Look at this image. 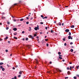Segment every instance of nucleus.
<instances>
[{"mask_svg": "<svg viewBox=\"0 0 79 79\" xmlns=\"http://www.w3.org/2000/svg\"><path fill=\"white\" fill-rule=\"evenodd\" d=\"M13 30H14V31H16V30H17V28H13Z\"/></svg>", "mask_w": 79, "mask_h": 79, "instance_id": "nucleus-8", "label": "nucleus"}, {"mask_svg": "<svg viewBox=\"0 0 79 79\" xmlns=\"http://www.w3.org/2000/svg\"><path fill=\"white\" fill-rule=\"evenodd\" d=\"M76 76L78 77H79V75H77Z\"/></svg>", "mask_w": 79, "mask_h": 79, "instance_id": "nucleus-49", "label": "nucleus"}, {"mask_svg": "<svg viewBox=\"0 0 79 79\" xmlns=\"http://www.w3.org/2000/svg\"><path fill=\"white\" fill-rule=\"evenodd\" d=\"M47 16H46V17H45L43 18V19H47Z\"/></svg>", "mask_w": 79, "mask_h": 79, "instance_id": "nucleus-19", "label": "nucleus"}, {"mask_svg": "<svg viewBox=\"0 0 79 79\" xmlns=\"http://www.w3.org/2000/svg\"><path fill=\"white\" fill-rule=\"evenodd\" d=\"M14 39H15V40H17V38L16 37H14Z\"/></svg>", "mask_w": 79, "mask_h": 79, "instance_id": "nucleus-20", "label": "nucleus"}, {"mask_svg": "<svg viewBox=\"0 0 79 79\" xmlns=\"http://www.w3.org/2000/svg\"><path fill=\"white\" fill-rule=\"evenodd\" d=\"M57 35V33H55V35Z\"/></svg>", "mask_w": 79, "mask_h": 79, "instance_id": "nucleus-58", "label": "nucleus"}, {"mask_svg": "<svg viewBox=\"0 0 79 79\" xmlns=\"http://www.w3.org/2000/svg\"><path fill=\"white\" fill-rule=\"evenodd\" d=\"M40 24H44V23L43 22H41L40 23Z\"/></svg>", "mask_w": 79, "mask_h": 79, "instance_id": "nucleus-40", "label": "nucleus"}, {"mask_svg": "<svg viewBox=\"0 0 79 79\" xmlns=\"http://www.w3.org/2000/svg\"><path fill=\"white\" fill-rule=\"evenodd\" d=\"M49 63H50V64H52V62L51 61Z\"/></svg>", "mask_w": 79, "mask_h": 79, "instance_id": "nucleus-54", "label": "nucleus"}, {"mask_svg": "<svg viewBox=\"0 0 79 79\" xmlns=\"http://www.w3.org/2000/svg\"><path fill=\"white\" fill-rule=\"evenodd\" d=\"M28 40L29 39L28 38H27L26 39V41H28Z\"/></svg>", "mask_w": 79, "mask_h": 79, "instance_id": "nucleus-25", "label": "nucleus"}, {"mask_svg": "<svg viewBox=\"0 0 79 79\" xmlns=\"http://www.w3.org/2000/svg\"><path fill=\"white\" fill-rule=\"evenodd\" d=\"M47 28H48L47 27H45V29H46V30H47Z\"/></svg>", "mask_w": 79, "mask_h": 79, "instance_id": "nucleus-51", "label": "nucleus"}, {"mask_svg": "<svg viewBox=\"0 0 79 79\" xmlns=\"http://www.w3.org/2000/svg\"><path fill=\"white\" fill-rule=\"evenodd\" d=\"M17 35V33H14V35Z\"/></svg>", "mask_w": 79, "mask_h": 79, "instance_id": "nucleus-37", "label": "nucleus"}, {"mask_svg": "<svg viewBox=\"0 0 79 79\" xmlns=\"http://www.w3.org/2000/svg\"><path fill=\"white\" fill-rule=\"evenodd\" d=\"M56 70H57V71H58L60 72H61V70H60V69H56Z\"/></svg>", "mask_w": 79, "mask_h": 79, "instance_id": "nucleus-11", "label": "nucleus"}, {"mask_svg": "<svg viewBox=\"0 0 79 79\" xmlns=\"http://www.w3.org/2000/svg\"><path fill=\"white\" fill-rule=\"evenodd\" d=\"M7 24L8 25H9L10 24V23L9 22H7Z\"/></svg>", "mask_w": 79, "mask_h": 79, "instance_id": "nucleus-36", "label": "nucleus"}, {"mask_svg": "<svg viewBox=\"0 0 79 79\" xmlns=\"http://www.w3.org/2000/svg\"><path fill=\"white\" fill-rule=\"evenodd\" d=\"M73 42H71L70 43V44H73Z\"/></svg>", "mask_w": 79, "mask_h": 79, "instance_id": "nucleus-47", "label": "nucleus"}, {"mask_svg": "<svg viewBox=\"0 0 79 79\" xmlns=\"http://www.w3.org/2000/svg\"><path fill=\"white\" fill-rule=\"evenodd\" d=\"M0 69H2V70L4 71L5 70V69L3 68V66H0Z\"/></svg>", "mask_w": 79, "mask_h": 79, "instance_id": "nucleus-2", "label": "nucleus"}, {"mask_svg": "<svg viewBox=\"0 0 79 79\" xmlns=\"http://www.w3.org/2000/svg\"><path fill=\"white\" fill-rule=\"evenodd\" d=\"M78 67H79V65L78 66H77V69H78Z\"/></svg>", "mask_w": 79, "mask_h": 79, "instance_id": "nucleus-29", "label": "nucleus"}, {"mask_svg": "<svg viewBox=\"0 0 79 79\" xmlns=\"http://www.w3.org/2000/svg\"><path fill=\"white\" fill-rule=\"evenodd\" d=\"M26 19H27V20H28L29 19V17H27V18H26Z\"/></svg>", "mask_w": 79, "mask_h": 79, "instance_id": "nucleus-41", "label": "nucleus"}, {"mask_svg": "<svg viewBox=\"0 0 79 79\" xmlns=\"http://www.w3.org/2000/svg\"><path fill=\"white\" fill-rule=\"evenodd\" d=\"M8 39V37L7 36L6 37V38L4 39L5 40H7Z\"/></svg>", "mask_w": 79, "mask_h": 79, "instance_id": "nucleus-14", "label": "nucleus"}, {"mask_svg": "<svg viewBox=\"0 0 79 79\" xmlns=\"http://www.w3.org/2000/svg\"><path fill=\"white\" fill-rule=\"evenodd\" d=\"M17 67H18V66L16 65V66H15V68H17Z\"/></svg>", "mask_w": 79, "mask_h": 79, "instance_id": "nucleus-59", "label": "nucleus"}, {"mask_svg": "<svg viewBox=\"0 0 79 79\" xmlns=\"http://www.w3.org/2000/svg\"><path fill=\"white\" fill-rule=\"evenodd\" d=\"M31 19V20L33 19V18L32 17H31V19Z\"/></svg>", "mask_w": 79, "mask_h": 79, "instance_id": "nucleus-55", "label": "nucleus"}, {"mask_svg": "<svg viewBox=\"0 0 79 79\" xmlns=\"http://www.w3.org/2000/svg\"><path fill=\"white\" fill-rule=\"evenodd\" d=\"M26 23L27 24H29V22H27Z\"/></svg>", "mask_w": 79, "mask_h": 79, "instance_id": "nucleus-39", "label": "nucleus"}, {"mask_svg": "<svg viewBox=\"0 0 79 79\" xmlns=\"http://www.w3.org/2000/svg\"><path fill=\"white\" fill-rule=\"evenodd\" d=\"M8 43H9V44H10V41H8Z\"/></svg>", "mask_w": 79, "mask_h": 79, "instance_id": "nucleus-52", "label": "nucleus"}, {"mask_svg": "<svg viewBox=\"0 0 79 79\" xmlns=\"http://www.w3.org/2000/svg\"><path fill=\"white\" fill-rule=\"evenodd\" d=\"M68 38H69L68 39V40L70 39V38H71V35H69V36H68Z\"/></svg>", "mask_w": 79, "mask_h": 79, "instance_id": "nucleus-9", "label": "nucleus"}, {"mask_svg": "<svg viewBox=\"0 0 79 79\" xmlns=\"http://www.w3.org/2000/svg\"><path fill=\"white\" fill-rule=\"evenodd\" d=\"M51 33H52L53 32V31L52 30L51 31Z\"/></svg>", "mask_w": 79, "mask_h": 79, "instance_id": "nucleus-23", "label": "nucleus"}, {"mask_svg": "<svg viewBox=\"0 0 79 79\" xmlns=\"http://www.w3.org/2000/svg\"><path fill=\"white\" fill-rule=\"evenodd\" d=\"M47 37V36H44V38H46Z\"/></svg>", "mask_w": 79, "mask_h": 79, "instance_id": "nucleus-61", "label": "nucleus"}, {"mask_svg": "<svg viewBox=\"0 0 79 79\" xmlns=\"http://www.w3.org/2000/svg\"><path fill=\"white\" fill-rule=\"evenodd\" d=\"M23 72V71H20V72H19V73L21 75L22 74V73Z\"/></svg>", "mask_w": 79, "mask_h": 79, "instance_id": "nucleus-12", "label": "nucleus"}, {"mask_svg": "<svg viewBox=\"0 0 79 79\" xmlns=\"http://www.w3.org/2000/svg\"><path fill=\"white\" fill-rule=\"evenodd\" d=\"M67 70L69 69V67H68L67 68Z\"/></svg>", "mask_w": 79, "mask_h": 79, "instance_id": "nucleus-38", "label": "nucleus"}, {"mask_svg": "<svg viewBox=\"0 0 79 79\" xmlns=\"http://www.w3.org/2000/svg\"><path fill=\"white\" fill-rule=\"evenodd\" d=\"M14 78L15 79H16L17 77L16 76H15V77H14Z\"/></svg>", "mask_w": 79, "mask_h": 79, "instance_id": "nucleus-43", "label": "nucleus"}, {"mask_svg": "<svg viewBox=\"0 0 79 79\" xmlns=\"http://www.w3.org/2000/svg\"><path fill=\"white\" fill-rule=\"evenodd\" d=\"M59 59H60V60H61L62 59V57H59Z\"/></svg>", "mask_w": 79, "mask_h": 79, "instance_id": "nucleus-21", "label": "nucleus"}, {"mask_svg": "<svg viewBox=\"0 0 79 79\" xmlns=\"http://www.w3.org/2000/svg\"><path fill=\"white\" fill-rule=\"evenodd\" d=\"M35 30V31H37L38 30H39V26L38 25H37V27H35L34 28Z\"/></svg>", "mask_w": 79, "mask_h": 79, "instance_id": "nucleus-1", "label": "nucleus"}, {"mask_svg": "<svg viewBox=\"0 0 79 79\" xmlns=\"http://www.w3.org/2000/svg\"><path fill=\"white\" fill-rule=\"evenodd\" d=\"M21 77V75H19L18 76L19 77Z\"/></svg>", "mask_w": 79, "mask_h": 79, "instance_id": "nucleus-48", "label": "nucleus"}, {"mask_svg": "<svg viewBox=\"0 0 79 79\" xmlns=\"http://www.w3.org/2000/svg\"><path fill=\"white\" fill-rule=\"evenodd\" d=\"M64 25V23H62V26H63Z\"/></svg>", "mask_w": 79, "mask_h": 79, "instance_id": "nucleus-57", "label": "nucleus"}, {"mask_svg": "<svg viewBox=\"0 0 79 79\" xmlns=\"http://www.w3.org/2000/svg\"><path fill=\"white\" fill-rule=\"evenodd\" d=\"M3 64V63L2 62L0 63V65H2Z\"/></svg>", "mask_w": 79, "mask_h": 79, "instance_id": "nucleus-16", "label": "nucleus"}, {"mask_svg": "<svg viewBox=\"0 0 79 79\" xmlns=\"http://www.w3.org/2000/svg\"><path fill=\"white\" fill-rule=\"evenodd\" d=\"M23 20H24L23 19H20V21H23Z\"/></svg>", "mask_w": 79, "mask_h": 79, "instance_id": "nucleus-17", "label": "nucleus"}, {"mask_svg": "<svg viewBox=\"0 0 79 79\" xmlns=\"http://www.w3.org/2000/svg\"><path fill=\"white\" fill-rule=\"evenodd\" d=\"M6 18L5 17H4L3 15H2V16L1 18L2 19H5Z\"/></svg>", "mask_w": 79, "mask_h": 79, "instance_id": "nucleus-5", "label": "nucleus"}, {"mask_svg": "<svg viewBox=\"0 0 79 79\" xmlns=\"http://www.w3.org/2000/svg\"><path fill=\"white\" fill-rule=\"evenodd\" d=\"M75 27V26H74V25H72L71 26V28H74Z\"/></svg>", "mask_w": 79, "mask_h": 79, "instance_id": "nucleus-13", "label": "nucleus"}, {"mask_svg": "<svg viewBox=\"0 0 79 79\" xmlns=\"http://www.w3.org/2000/svg\"><path fill=\"white\" fill-rule=\"evenodd\" d=\"M69 31V29H66L65 31L66 32H68Z\"/></svg>", "mask_w": 79, "mask_h": 79, "instance_id": "nucleus-4", "label": "nucleus"}, {"mask_svg": "<svg viewBox=\"0 0 79 79\" xmlns=\"http://www.w3.org/2000/svg\"><path fill=\"white\" fill-rule=\"evenodd\" d=\"M65 79H68V77H65Z\"/></svg>", "mask_w": 79, "mask_h": 79, "instance_id": "nucleus-45", "label": "nucleus"}, {"mask_svg": "<svg viewBox=\"0 0 79 79\" xmlns=\"http://www.w3.org/2000/svg\"><path fill=\"white\" fill-rule=\"evenodd\" d=\"M74 66H72V69H74Z\"/></svg>", "mask_w": 79, "mask_h": 79, "instance_id": "nucleus-62", "label": "nucleus"}, {"mask_svg": "<svg viewBox=\"0 0 79 79\" xmlns=\"http://www.w3.org/2000/svg\"><path fill=\"white\" fill-rule=\"evenodd\" d=\"M6 30H8L9 29V27H6Z\"/></svg>", "mask_w": 79, "mask_h": 79, "instance_id": "nucleus-30", "label": "nucleus"}, {"mask_svg": "<svg viewBox=\"0 0 79 79\" xmlns=\"http://www.w3.org/2000/svg\"><path fill=\"white\" fill-rule=\"evenodd\" d=\"M37 36V35L36 34H34V37H35Z\"/></svg>", "mask_w": 79, "mask_h": 79, "instance_id": "nucleus-24", "label": "nucleus"}, {"mask_svg": "<svg viewBox=\"0 0 79 79\" xmlns=\"http://www.w3.org/2000/svg\"><path fill=\"white\" fill-rule=\"evenodd\" d=\"M58 54H59V55H60V54H61V52H58Z\"/></svg>", "mask_w": 79, "mask_h": 79, "instance_id": "nucleus-22", "label": "nucleus"}, {"mask_svg": "<svg viewBox=\"0 0 79 79\" xmlns=\"http://www.w3.org/2000/svg\"><path fill=\"white\" fill-rule=\"evenodd\" d=\"M6 52H8V50H6Z\"/></svg>", "mask_w": 79, "mask_h": 79, "instance_id": "nucleus-50", "label": "nucleus"}, {"mask_svg": "<svg viewBox=\"0 0 79 79\" xmlns=\"http://www.w3.org/2000/svg\"><path fill=\"white\" fill-rule=\"evenodd\" d=\"M71 52H73V49H71Z\"/></svg>", "mask_w": 79, "mask_h": 79, "instance_id": "nucleus-18", "label": "nucleus"}, {"mask_svg": "<svg viewBox=\"0 0 79 79\" xmlns=\"http://www.w3.org/2000/svg\"><path fill=\"white\" fill-rule=\"evenodd\" d=\"M0 25H2V23H0Z\"/></svg>", "mask_w": 79, "mask_h": 79, "instance_id": "nucleus-60", "label": "nucleus"}, {"mask_svg": "<svg viewBox=\"0 0 79 79\" xmlns=\"http://www.w3.org/2000/svg\"><path fill=\"white\" fill-rule=\"evenodd\" d=\"M46 46H47V47H48V44H46Z\"/></svg>", "mask_w": 79, "mask_h": 79, "instance_id": "nucleus-44", "label": "nucleus"}, {"mask_svg": "<svg viewBox=\"0 0 79 79\" xmlns=\"http://www.w3.org/2000/svg\"><path fill=\"white\" fill-rule=\"evenodd\" d=\"M13 21L16 22V19H15L13 20Z\"/></svg>", "mask_w": 79, "mask_h": 79, "instance_id": "nucleus-31", "label": "nucleus"}, {"mask_svg": "<svg viewBox=\"0 0 79 79\" xmlns=\"http://www.w3.org/2000/svg\"><path fill=\"white\" fill-rule=\"evenodd\" d=\"M12 69H15V68L14 67H13V68H12Z\"/></svg>", "mask_w": 79, "mask_h": 79, "instance_id": "nucleus-53", "label": "nucleus"}, {"mask_svg": "<svg viewBox=\"0 0 79 79\" xmlns=\"http://www.w3.org/2000/svg\"><path fill=\"white\" fill-rule=\"evenodd\" d=\"M29 37L31 38L32 39H34V38L33 37H32V36L31 35H29Z\"/></svg>", "mask_w": 79, "mask_h": 79, "instance_id": "nucleus-6", "label": "nucleus"}, {"mask_svg": "<svg viewBox=\"0 0 79 79\" xmlns=\"http://www.w3.org/2000/svg\"><path fill=\"white\" fill-rule=\"evenodd\" d=\"M16 5H17V3H15L14 4V6H16Z\"/></svg>", "mask_w": 79, "mask_h": 79, "instance_id": "nucleus-46", "label": "nucleus"}, {"mask_svg": "<svg viewBox=\"0 0 79 79\" xmlns=\"http://www.w3.org/2000/svg\"><path fill=\"white\" fill-rule=\"evenodd\" d=\"M71 35V32H69V35Z\"/></svg>", "mask_w": 79, "mask_h": 79, "instance_id": "nucleus-26", "label": "nucleus"}, {"mask_svg": "<svg viewBox=\"0 0 79 79\" xmlns=\"http://www.w3.org/2000/svg\"><path fill=\"white\" fill-rule=\"evenodd\" d=\"M58 24L59 25V26H61V23H60L59 22V23H58Z\"/></svg>", "mask_w": 79, "mask_h": 79, "instance_id": "nucleus-15", "label": "nucleus"}, {"mask_svg": "<svg viewBox=\"0 0 79 79\" xmlns=\"http://www.w3.org/2000/svg\"><path fill=\"white\" fill-rule=\"evenodd\" d=\"M59 56L61 57V56H62V55H60V56Z\"/></svg>", "mask_w": 79, "mask_h": 79, "instance_id": "nucleus-63", "label": "nucleus"}, {"mask_svg": "<svg viewBox=\"0 0 79 79\" xmlns=\"http://www.w3.org/2000/svg\"><path fill=\"white\" fill-rule=\"evenodd\" d=\"M29 29H30L29 30V31H31V27H29Z\"/></svg>", "mask_w": 79, "mask_h": 79, "instance_id": "nucleus-32", "label": "nucleus"}, {"mask_svg": "<svg viewBox=\"0 0 79 79\" xmlns=\"http://www.w3.org/2000/svg\"><path fill=\"white\" fill-rule=\"evenodd\" d=\"M25 33L24 31H22V33L24 34Z\"/></svg>", "mask_w": 79, "mask_h": 79, "instance_id": "nucleus-35", "label": "nucleus"}, {"mask_svg": "<svg viewBox=\"0 0 79 79\" xmlns=\"http://www.w3.org/2000/svg\"><path fill=\"white\" fill-rule=\"evenodd\" d=\"M27 47L28 48V49L30 48L31 46L30 45H27Z\"/></svg>", "mask_w": 79, "mask_h": 79, "instance_id": "nucleus-10", "label": "nucleus"}, {"mask_svg": "<svg viewBox=\"0 0 79 79\" xmlns=\"http://www.w3.org/2000/svg\"><path fill=\"white\" fill-rule=\"evenodd\" d=\"M62 61L64 62V60H62Z\"/></svg>", "mask_w": 79, "mask_h": 79, "instance_id": "nucleus-64", "label": "nucleus"}, {"mask_svg": "<svg viewBox=\"0 0 79 79\" xmlns=\"http://www.w3.org/2000/svg\"><path fill=\"white\" fill-rule=\"evenodd\" d=\"M66 45H67V44H66V43H64V46H66Z\"/></svg>", "mask_w": 79, "mask_h": 79, "instance_id": "nucleus-42", "label": "nucleus"}, {"mask_svg": "<svg viewBox=\"0 0 79 79\" xmlns=\"http://www.w3.org/2000/svg\"><path fill=\"white\" fill-rule=\"evenodd\" d=\"M35 62H36V64H38V60L37 59H35Z\"/></svg>", "mask_w": 79, "mask_h": 79, "instance_id": "nucleus-3", "label": "nucleus"}, {"mask_svg": "<svg viewBox=\"0 0 79 79\" xmlns=\"http://www.w3.org/2000/svg\"><path fill=\"white\" fill-rule=\"evenodd\" d=\"M63 40L64 41H65V38H63Z\"/></svg>", "mask_w": 79, "mask_h": 79, "instance_id": "nucleus-34", "label": "nucleus"}, {"mask_svg": "<svg viewBox=\"0 0 79 79\" xmlns=\"http://www.w3.org/2000/svg\"><path fill=\"white\" fill-rule=\"evenodd\" d=\"M7 66L8 67H10V65H9L8 64H7Z\"/></svg>", "mask_w": 79, "mask_h": 79, "instance_id": "nucleus-56", "label": "nucleus"}, {"mask_svg": "<svg viewBox=\"0 0 79 79\" xmlns=\"http://www.w3.org/2000/svg\"><path fill=\"white\" fill-rule=\"evenodd\" d=\"M41 17H42V18H44V16L43 15H41Z\"/></svg>", "mask_w": 79, "mask_h": 79, "instance_id": "nucleus-28", "label": "nucleus"}, {"mask_svg": "<svg viewBox=\"0 0 79 79\" xmlns=\"http://www.w3.org/2000/svg\"><path fill=\"white\" fill-rule=\"evenodd\" d=\"M73 78L74 79H77V78L76 77H74Z\"/></svg>", "mask_w": 79, "mask_h": 79, "instance_id": "nucleus-27", "label": "nucleus"}, {"mask_svg": "<svg viewBox=\"0 0 79 79\" xmlns=\"http://www.w3.org/2000/svg\"><path fill=\"white\" fill-rule=\"evenodd\" d=\"M45 40L46 41H47L48 40V39H45Z\"/></svg>", "mask_w": 79, "mask_h": 79, "instance_id": "nucleus-33", "label": "nucleus"}, {"mask_svg": "<svg viewBox=\"0 0 79 79\" xmlns=\"http://www.w3.org/2000/svg\"><path fill=\"white\" fill-rule=\"evenodd\" d=\"M68 75H70L71 74L70 72V71H68L67 73Z\"/></svg>", "mask_w": 79, "mask_h": 79, "instance_id": "nucleus-7", "label": "nucleus"}]
</instances>
